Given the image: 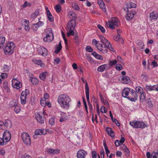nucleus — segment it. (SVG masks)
Segmentation results:
<instances>
[{"label":"nucleus","mask_w":158,"mask_h":158,"mask_svg":"<svg viewBox=\"0 0 158 158\" xmlns=\"http://www.w3.org/2000/svg\"><path fill=\"white\" fill-rule=\"evenodd\" d=\"M71 98L67 95L63 94L59 95L57 101L61 107L64 109L68 110L69 107V102Z\"/></svg>","instance_id":"1"},{"label":"nucleus","mask_w":158,"mask_h":158,"mask_svg":"<svg viewBox=\"0 0 158 158\" xmlns=\"http://www.w3.org/2000/svg\"><path fill=\"white\" fill-rule=\"evenodd\" d=\"M15 47V44L13 42L8 43L4 48V53L6 55L12 54L14 51Z\"/></svg>","instance_id":"2"},{"label":"nucleus","mask_w":158,"mask_h":158,"mask_svg":"<svg viewBox=\"0 0 158 158\" xmlns=\"http://www.w3.org/2000/svg\"><path fill=\"white\" fill-rule=\"evenodd\" d=\"M130 125L134 128L143 129L146 127V125L143 122L140 121H130Z\"/></svg>","instance_id":"3"},{"label":"nucleus","mask_w":158,"mask_h":158,"mask_svg":"<svg viewBox=\"0 0 158 158\" xmlns=\"http://www.w3.org/2000/svg\"><path fill=\"white\" fill-rule=\"evenodd\" d=\"M22 139L24 143L27 145H30L31 140L29 134L26 132H23L21 135Z\"/></svg>","instance_id":"4"},{"label":"nucleus","mask_w":158,"mask_h":158,"mask_svg":"<svg viewBox=\"0 0 158 158\" xmlns=\"http://www.w3.org/2000/svg\"><path fill=\"white\" fill-rule=\"evenodd\" d=\"M29 94V92L27 89H25L22 92L20 96L21 102L22 104H24L26 102L27 95Z\"/></svg>","instance_id":"5"},{"label":"nucleus","mask_w":158,"mask_h":158,"mask_svg":"<svg viewBox=\"0 0 158 158\" xmlns=\"http://www.w3.org/2000/svg\"><path fill=\"white\" fill-rule=\"evenodd\" d=\"M138 98V95L135 90L133 89L130 90V92L127 98L131 101L135 102L137 100Z\"/></svg>","instance_id":"6"},{"label":"nucleus","mask_w":158,"mask_h":158,"mask_svg":"<svg viewBox=\"0 0 158 158\" xmlns=\"http://www.w3.org/2000/svg\"><path fill=\"white\" fill-rule=\"evenodd\" d=\"M35 118L37 121L41 123H44L45 118L41 113H37L35 114Z\"/></svg>","instance_id":"7"},{"label":"nucleus","mask_w":158,"mask_h":158,"mask_svg":"<svg viewBox=\"0 0 158 158\" xmlns=\"http://www.w3.org/2000/svg\"><path fill=\"white\" fill-rule=\"evenodd\" d=\"M2 124L3 130H5L6 129L10 128L12 126V123L11 121L9 119H6L5 120L4 122L2 121Z\"/></svg>","instance_id":"8"},{"label":"nucleus","mask_w":158,"mask_h":158,"mask_svg":"<svg viewBox=\"0 0 158 158\" xmlns=\"http://www.w3.org/2000/svg\"><path fill=\"white\" fill-rule=\"evenodd\" d=\"M11 137V135L10 132L9 131L6 130L4 131V132L3 135V138L5 141V142L6 143L10 140Z\"/></svg>","instance_id":"9"},{"label":"nucleus","mask_w":158,"mask_h":158,"mask_svg":"<svg viewBox=\"0 0 158 158\" xmlns=\"http://www.w3.org/2000/svg\"><path fill=\"white\" fill-rule=\"evenodd\" d=\"M12 85L14 88L19 89L22 86L21 83L15 78H13L12 80Z\"/></svg>","instance_id":"10"},{"label":"nucleus","mask_w":158,"mask_h":158,"mask_svg":"<svg viewBox=\"0 0 158 158\" xmlns=\"http://www.w3.org/2000/svg\"><path fill=\"white\" fill-rule=\"evenodd\" d=\"M38 52L39 55L46 56L48 55V51L44 47L41 46L38 48Z\"/></svg>","instance_id":"11"},{"label":"nucleus","mask_w":158,"mask_h":158,"mask_svg":"<svg viewBox=\"0 0 158 158\" xmlns=\"http://www.w3.org/2000/svg\"><path fill=\"white\" fill-rule=\"evenodd\" d=\"M97 48L103 53H106L107 52V50L106 46L105 44H102L98 43V46H97Z\"/></svg>","instance_id":"12"},{"label":"nucleus","mask_w":158,"mask_h":158,"mask_svg":"<svg viewBox=\"0 0 158 158\" xmlns=\"http://www.w3.org/2000/svg\"><path fill=\"white\" fill-rule=\"evenodd\" d=\"M87 154V153L85 151L82 149H80L77 152V158H85Z\"/></svg>","instance_id":"13"},{"label":"nucleus","mask_w":158,"mask_h":158,"mask_svg":"<svg viewBox=\"0 0 158 158\" xmlns=\"http://www.w3.org/2000/svg\"><path fill=\"white\" fill-rule=\"evenodd\" d=\"M127 15L125 17L126 19L127 20L129 21L131 20L133 17L134 15L135 14V12L134 11H127Z\"/></svg>","instance_id":"14"},{"label":"nucleus","mask_w":158,"mask_h":158,"mask_svg":"<svg viewBox=\"0 0 158 158\" xmlns=\"http://www.w3.org/2000/svg\"><path fill=\"white\" fill-rule=\"evenodd\" d=\"M76 22L74 20L69 21L67 24V29H74L75 27Z\"/></svg>","instance_id":"15"},{"label":"nucleus","mask_w":158,"mask_h":158,"mask_svg":"<svg viewBox=\"0 0 158 158\" xmlns=\"http://www.w3.org/2000/svg\"><path fill=\"white\" fill-rule=\"evenodd\" d=\"M53 35H50L49 34H47L46 37L44 38V41L47 42H50L52 41L53 39Z\"/></svg>","instance_id":"16"},{"label":"nucleus","mask_w":158,"mask_h":158,"mask_svg":"<svg viewBox=\"0 0 158 158\" xmlns=\"http://www.w3.org/2000/svg\"><path fill=\"white\" fill-rule=\"evenodd\" d=\"M127 8H124V10L128 11V8H135L136 7V5L132 2H129L126 4Z\"/></svg>","instance_id":"17"},{"label":"nucleus","mask_w":158,"mask_h":158,"mask_svg":"<svg viewBox=\"0 0 158 158\" xmlns=\"http://www.w3.org/2000/svg\"><path fill=\"white\" fill-rule=\"evenodd\" d=\"M131 89L127 88L123 89L122 92V96L123 97L127 98L130 92Z\"/></svg>","instance_id":"18"},{"label":"nucleus","mask_w":158,"mask_h":158,"mask_svg":"<svg viewBox=\"0 0 158 158\" xmlns=\"http://www.w3.org/2000/svg\"><path fill=\"white\" fill-rule=\"evenodd\" d=\"M43 24L41 22L39 21L38 23L35 24H33L32 28L34 31H37L38 28L42 26Z\"/></svg>","instance_id":"19"},{"label":"nucleus","mask_w":158,"mask_h":158,"mask_svg":"<svg viewBox=\"0 0 158 158\" xmlns=\"http://www.w3.org/2000/svg\"><path fill=\"white\" fill-rule=\"evenodd\" d=\"M98 3L102 10L106 12V10L103 1L102 0H98Z\"/></svg>","instance_id":"20"},{"label":"nucleus","mask_w":158,"mask_h":158,"mask_svg":"<svg viewBox=\"0 0 158 158\" xmlns=\"http://www.w3.org/2000/svg\"><path fill=\"white\" fill-rule=\"evenodd\" d=\"M46 133V131L44 129H38L35 131V135H33V137H34L36 135H44Z\"/></svg>","instance_id":"21"},{"label":"nucleus","mask_w":158,"mask_h":158,"mask_svg":"<svg viewBox=\"0 0 158 158\" xmlns=\"http://www.w3.org/2000/svg\"><path fill=\"white\" fill-rule=\"evenodd\" d=\"M99 38L101 40V42L103 44H105L106 46V44H109V41L106 40L105 38L102 35H100Z\"/></svg>","instance_id":"22"},{"label":"nucleus","mask_w":158,"mask_h":158,"mask_svg":"<svg viewBox=\"0 0 158 158\" xmlns=\"http://www.w3.org/2000/svg\"><path fill=\"white\" fill-rule=\"evenodd\" d=\"M47 12L48 15V20L50 22H52L54 20V18L52 15L50 11L48 9V7L46 8Z\"/></svg>","instance_id":"23"},{"label":"nucleus","mask_w":158,"mask_h":158,"mask_svg":"<svg viewBox=\"0 0 158 158\" xmlns=\"http://www.w3.org/2000/svg\"><path fill=\"white\" fill-rule=\"evenodd\" d=\"M107 64H104L98 67L97 69V71L99 72H102L106 69V68L107 67Z\"/></svg>","instance_id":"24"},{"label":"nucleus","mask_w":158,"mask_h":158,"mask_svg":"<svg viewBox=\"0 0 158 158\" xmlns=\"http://www.w3.org/2000/svg\"><path fill=\"white\" fill-rule=\"evenodd\" d=\"M111 21L113 23L114 25L118 26L120 25V23L118 19L115 17H113L111 19Z\"/></svg>","instance_id":"25"},{"label":"nucleus","mask_w":158,"mask_h":158,"mask_svg":"<svg viewBox=\"0 0 158 158\" xmlns=\"http://www.w3.org/2000/svg\"><path fill=\"white\" fill-rule=\"evenodd\" d=\"M106 131L108 134L111 137H114L115 135L114 132L112 130L111 128L110 127H107Z\"/></svg>","instance_id":"26"},{"label":"nucleus","mask_w":158,"mask_h":158,"mask_svg":"<svg viewBox=\"0 0 158 158\" xmlns=\"http://www.w3.org/2000/svg\"><path fill=\"white\" fill-rule=\"evenodd\" d=\"M62 47L61 42H60L59 45L56 46L54 52L56 54L59 53Z\"/></svg>","instance_id":"27"},{"label":"nucleus","mask_w":158,"mask_h":158,"mask_svg":"<svg viewBox=\"0 0 158 158\" xmlns=\"http://www.w3.org/2000/svg\"><path fill=\"white\" fill-rule=\"evenodd\" d=\"M48 74V73L47 72H45L42 73L40 75V79L42 81H44L45 79L46 76Z\"/></svg>","instance_id":"28"},{"label":"nucleus","mask_w":158,"mask_h":158,"mask_svg":"<svg viewBox=\"0 0 158 158\" xmlns=\"http://www.w3.org/2000/svg\"><path fill=\"white\" fill-rule=\"evenodd\" d=\"M92 55L98 59L102 60L103 59V58L102 56L98 54L95 52H93L92 53Z\"/></svg>","instance_id":"29"},{"label":"nucleus","mask_w":158,"mask_h":158,"mask_svg":"<svg viewBox=\"0 0 158 158\" xmlns=\"http://www.w3.org/2000/svg\"><path fill=\"white\" fill-rule=\"evenodd\" d=\"M121 80L123 83L127 84L129 83L130 81V78L126 76H123Z\"/></svg>","instance_id":"30"},{"label":"nucleus","mask_w":158,"mask_h":158,"mask_svg":"<svg viewBox=\"0 0 158 158\" xmlns=\"http://www.w3.org/2000/svg\"><path fill=\"white\" fill-rule=\"evenodd\" d=\"M89 87L88 85V83L86 81L85 83V92L86 97H89Z\"/></svg>","instance_id":"31"},{"label":"nucleus","mask_w":158,"mask_h":158,"mask_svg":"<svg viewBox=\"0 0 158 158\" xmlns=\"http://www.w3.org/2000/svg\"><path fill=\"white\" fill-rule=\"evenodd\" d=\"M30 80L32 84L35 85H37L39 82L37 79L35 77H31L30 78Z\"/></svg>","instance_id":"32"},{"label":"nucleus","mask_w":158,"mask_h":158,"mask_svg":"<svg viewBox=\"0 0 158 158\" xmlns=\"http://www.w3.org/2000/svg\"><path fill=\"white\" fill-rule=\"evenodd\" d=\"M150 17L152 19H156L158 17L157 14L156 13L153 12L150 13Z\"/></svg>","instance_id":"33"},{"label":"nucleus","mask_w":158,"mask_h":158,"mask_svg":"<svg viewBox=\"0 0 158 158\" xmlns=\"http://www.w3.org/2000/svg\"><path fill=\"white\" fill-rule=\"evenodd\" d=\"M39 10H36L35 12L32 14L31 15V18L32 19H34L35 18L39 15Z\"/></svg>","instance_id":"34"},{"label":"nucleus","mask_w":158,"mask_h":158,"mask_svg":"<svg viewBox=\"0 0 158 158\" xmlns=\"http://www.w3.org/2000/svg\"><path fill=\"white\" fill-rule=\"evenodd\" d=\"M18 105V102L16 101H13L11 102L9 104L10 107H13L17 106Z\"/></svg>","instance_id":"35"},{"label":"nucleus","mask_w":158,"mask_h":158,"mask_svg":"<svg viewBox=\"0 0 158 158\" xmlns=\"http://www.w3.org/2000/svg\"><path fill=\"white\" fill-rule=\"evenodd\" d=\"M5 38L4 37L1 36L0 37V48H1L2 47H3L2 46L3 44L5 43Z\"/></svg>","instance_id":"36"},{"label":"nucleus","mask_w":158,"mask_h":158,"mask_svg":"<svg viewBox=\"0 0 158 158\" xmlns=\"http://www.w3.org/2000/svg\"><path fill=\"white\" fill-rule=\"evenodd\" d=\"M135 90L136 92L139 94H141L143 92V88L139 86L136 87L135 88Z\"/></svg>","instance_id":"37"},{"label":"nucleus","mask_w":158,"mask_h":158,"mask_svg":"<svg viewBox=\"0 0 158 158\" xmlns=\"http://www.w3.org/2000/svg\"><path fill=\"white\" fill-rule=\"evenodd\" d=\"M118 32V33L119 31H120L119 30H117ZM121 37L120 35L118 33V35H116L114 36L113 37V39L115 41H118L120 39Z\"/></svg>","instance_id":"38"},{"label":"nucleus","mask_w":158,"mask_h":158,"mask_svg":"<svg viewBox=\"0 0 158 158\" xmlns=\"http://www.w3.org/2000/svg\"><path fill=\"white\" fill-rule=\"evenodd\" d=\"M97 27L101 31L102 33H105L106 32V30L104 27H102L101 25L100 24H98L97 26Z\"/></svg>","instance_id":"39"},{"label":"nucleus","mask_w":158,"mask_h":158,"mask_svg":"<svg viewBox=\"0 0 158 158\" xmlns=\"http://www.w3.org/2000/svg\"><path fill=\"white\" fill-rule=\"evenodd\" d=\"M108 25L109 26V27L111 29H114V25L113 23L111 21H109L108 22Z\"/></svg>","instance_id":"40"},{"label":"nucleus","mask_w":158,"mask_h":158,"mask_svg":"<svg viewBox=\"0 0 158 158\" xmlns=\"http://www.w3.org/2000/svg\"><path fill=\"white\" fill-rule=\"evenodd\" d=\"M74 29H68L69 30V31L67 33V35L68 36H69L70 35H74V32L73 30Z\"/></svg>","instance_id":"41"},{"label":"nucleus","mask_w":158,"mask_h":158,"mask_svg":"<svg viewBox=\"0 0 158 158\" xmlns=\"http://www.w3.org/2000/svg\"><path fill=\"white\" fill-rule=\"evenodd\" d=\"M106 47L109 49L111 51L114 52V49L112 48V45L111 44H110V42H109V44H106Z\"/></svg>","instance_id":"42"},{"label":"nucleus","mask_w":158,"mask_h":158,"mask_svg":"<svg viewBox=\"0 0 158 158\" xmlns=\"http://www.w3.org/2000/svg\"><path fill=\"white\" fill-rule=\"evenodd\" d=\"M55 9L57 12H59L61 10V7L59 4H57L55 6Z\"/></svg>","instance_id":"43"},{"label":"nucleus","mask_w":158,"mask_h":158,"mask_svg":"<svg viewBox=\"0 0 158 158\" xmlns=\"http://www.w3.org/2000/svg\"><path fill=\"white\" fill-rule=\"evenodd\" d=\"M117 61L115 60H110L109 62V64L111 66L115 65L117 63Z\"/></svg>","instance_id":"44"},{"label":"nucleus","mask_w":158,"mask_h":158,"mask_svg":"<svg viewBox=\"0 0 158 158\" xmlns=\"http://www.w3.org/2000/svg\"><path fill=\"white\" fill-rule=\"evenodd\" d=\"M5 141L4 140L3 138H0V145H6V142H5Z\"/></svg>","instance_id":"45"},{"label":"nucleus","mask_w":158,"mask_h":158,"mask_svg":"<svg viewBox=\"0 0 158 158\" xmlns=\"http://www.w3.org/2000/svg\"><path fill=\"white\" fill-rule=\"evenodd\" d=\"M14 111L17 114L19 113L20 111V107L18 105L14 108Z\"/></svg>","instance_id":"46"},{"label":"nucleus","mask_w":158,"mask_h":158,"mask_svg":"<svg viewBox=\"0 0 158 158\" xmlns=\"http://www.w3.org/2000/svg\"><path fill=\"white\" fill-rule=\"evenodd\" d=\"M7 75L6 73H2L0 75V77L2 79H4L6 78Z\"/></svg>","instance_id":"47"},{"label":"nucleus","mask_w":158,"mask_h":158,"mask_svg":"<svg viewBox=\"0 0 158 158\" xmlns=\"http://www.w3.org/2000/svg\"><path fill=\"white\" fill-rule=\"evenodd\" d=\"M146 90L147 91H150L152 90V86L151 85H146Z\"/></svg>","instance_id":"48"},{"label":"nucleus","mask_w":158,"mask_h":158,"mask_svg":"<svg viewBox=\"0 0 158 158\" xmlns=\"http://www.w3.org/2000/svg\"><path fill=\"white\" fill-rule=\"evenodd\" d=\"M9 70V67L7 65H4L3 67V70L4 72H8Z\"/></svg>","instance_id":"49"},{"label":"nucleus","mask_w":158,"mask_h":158,"mask_svg":"<svg viewBox=\"0 0 158 158\" xmlns=\"http://www.w3.org/2000/svg\"><path fill=\"white\" fill-rule=\"evenodd\" d=\"M52 30L50 28H47L46 30V32L47 34H49L50 35H53V34L52 33Z\"/></svg>","instance_id":"50"},{"label":"nucleus","mask_w":158,"mask_h":158,"mask_svg":"<svg viewBox=\"0 0 158 158\" xmlns=\"http://www.w3.org/2000/svg\"><path fill=\"white\" fill-rule=\"evenodd\" d=\"M115 67L117 70L120 71L122 69V66L120 64H116Z\"/></svg>","instance_id":"51"},{"label":"nucleus","mask_w":158,"mask_h":158,"mask_svg":"<svg viewBox=\"0 0 158 158\" xmlns=\"http://www.w3.org/2000/svg\"><path fill=\"white\" fill-rule=\"evenodd\" d=\"M3 87L4 88L6 89L7 88V91L8 92H10V90L8 88V86L7 85V83L6 82H4L3 83Z\"/></svg>","instance_id":"52"},{"label":"nucleus","mask_w":158,"mask_h":158,"mask_svg":"<svg viewBox=\"0 0 158 158\" xmlns=\"http://www.w3.org/2000/svg\"><path fill=\"white\" fill-rule=\"evenodd\" d=\"M99 41H97L95 39H94L92 40V43L93 44L95 45L97 48V46H98V44Z\"/></svg>","instance_id":"53"},{"label":"nucleus","mask_w":158,"mask_h":158,"mask_svg":"<svg viewBox=\"0 0 158 158\" xmlns=\"http://www.w3.org/2000/svg\"><path fill=\"white\" fill-rule=\"evenodd\" d=\"M101 111L102 113H106L107 112V110L106 107L103 106L101 107Z\"/></svg>","instance_id":"54"},{"label":"nucleus","mask_w":158,"mask_h":158,"mask_svg":"<svg viewBox=\"0 0 158 158\" xmlns=\"http://www.w3.org/2000/svg\"><path fill=\"white\" fill-rule=\"evenodd\" d=\"M55 119L53 117L51 118L49 120V123L51 125H53L54 123Z\"/></svg>","instance_id":"55"},{"label":"nucleus","mask_w":158,"mask_h":158,"mask_svg":"<svg viewBox=\"0 0 158 158\" xmlns=\"http://www.w3.org/2000/svg\"><path fill=\"white\" fill-rule=\"evenodd\" d=\"M86 51L89 52H92L93 51V49L90 46H88L86 48Z\"/></svg>","instance_id":"56"},{"label":"nucleus","mask_w":158,"mask_h":158,"mask_svg":"<svg viewBox=\"0 0 158 158\" xmlns=\"http://www.w3.org/2000/svg\"><path fill=\"white\" fill-rule=\"evenodd\" d=\"M53 154H58L60 152V150L58 149H52Z\"/></svg>","instance_id":"57"},{"label":"nucleus","mask_w":158,"mask_h":158,"mask_svg":"<svg viewBox=\"0 0 158 158\" xmlns=\"http://www.w3.org/2000/svg\"><path fill=\"white\" fill-rule=\"evenodd\" d=\"M124 151L126 152V156H129L130 155V151L127 148Z\"/></svg>","instance_id":"58"},{"label":"nucleus","mask_w":158,"mask_h":158,"mask_svg":"<svg viewBox=\"0 0 158 158\" xmlns=\"http://www.w3.org/2000/svg\"><path fill=\"white\" fill-rule=\"evenodd\" d=\"M152 90L158 91V85H155L152 86Z\"/></svg>","instance_id":"59"},{"label":"nucleus","mask_w":158,"mask_h":158,"mask_svg":"<svg viewBox=\"0 0 158 158\" xmlns=\"http://www.w3.org/2000/svg\"><path fill=\"white\" fill-rule=\"evenodd\" d=\"M40 104L42 106H45L47 103L44 100H41L40 102Z\"/></svg>","instance_id":"60"},{"label":"nucleus","mask_w":158,"mask_h":158,"mask_svg":"<svg viewBox=\"0 0 158 158\" xmlns=\"http://www.w3.org/2000/svg\"><path fill=\"white\" fill-rule=\"evenodd\" d=\"M145 97L143 93L140 94V100H144L145 99Z\"/></svg>","instance_id":"61"},{"label":"nucleus","mask_w":158,"mask_h":158,"mask_svg":"<svg viewBox=\"0 0 158 158\" xmlns=\"http://www.w3.org/2000/svg\"><path fill=\"white\" fill-rule=\"evenodd\" d=\"M23 23L24 26L28 25L29 23V21L26 19L23 20Z\"/></svg>","instance_id":"62"},{"label":"nucleus","mask_w":158,"mask_h":158,"mask_svg":"<svg viewBox=\"0 0 158 158\" xmlns=\"http://www.w3.org/2000/svg\"><path fill=\"white\" fill-rule=\"evenodd\" d=\"M69 15L72 16L73 18H76V14L75 13L73 12H70L69 13Z\"/></svg>","instance_id":"63"},{"label":"nucleus","mask_w":158,"mask_h":158,"mask_svg":"<svg viewBox=\"0 0 158 158\" xmlns=\"http://www.w3.org/2000/svg\"><path fill=\"white\" fill-rule=\"evenodd\" d=\"M151 65L154 67H156L158 66L157 63L155 60L152 63Z\"/></svg>","instance_id":"64"}]
</instances>
